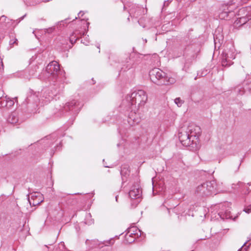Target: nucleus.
<instances>
[{
	"mask_svg": "<svg viewBox=\"0 0 251 251\" xmlns=\"http://www.w3.org/2000/svg\"><path fill=\"white\" fill-rule=\"evenodd\" d=\"M200 130L199 126L191 125L188 126L186 131L182 130L180 131L178 138L182 145L194 148L197 145Z\"/></svg>",
	"mask_w": 251,
	"mask_h": 251,
	"instance_id": "obj_1",
	"label": "nucleus"
},
{
	"mask_svg": "<svg viewBox=\"0 0 251 251\" xmlns=\"http://www.w3.org/2000/svg\"><path fill=\"white\" fill-rule=\"evenodd\" d=\"M148 100L146 92L143 90L135 91L127 95L123 101V105L126 107L136 108V105L140 108L144 106Z\"/></svg>",
	"mask_w": 251,
	"mask_h": 251,
	"instance_id": "obj_2",
	"label": "nucleus"
},
{
	"mask_svg": "<svg viewBox=\"0 0 251 251\" xmlns=\"http://www.w3.org/2000/svg\"><path fill=\"white\" fill-rule=\"evenodd\" d=\"M241 3V0H230L222 4L219 9V17L222 20H229L235 14L234 10Z\"/></svg>",
	"mask_w": 251,
	"mask_h": 251,
	"instance_id": "obj_3",
	"label": "nucleus"
},
{
	"mask_svg": "<svg viewBox=\"0 0 251 251\" xmlns=\"http://www.w3.org/2000/svg\"><path fill=\"white\" fill-rule=\"evenodd\" d=\"M235 49L233 44H227L221 55V63L223 67H229L233 62L236 56Z\"/></svg>",
	"mask_w": 251,
	"mask_h": 251,
	"instance_id": "obj_4",
	"label": "nucleus"
},
{
	"mask_svg": "<svg viewBox=\"0 0 251 251\" xmlns=\"http://www.w3.org/2000/svg\"><path fill=\"white\" fill-rule=\"evenodd\" d=\"M196 192L201 196H209L216 194V183L215 180L206 181L196 189Z\"/></svg>",
	"mask_w": 251,
	"mask_h": 251,
	"instance_id": "obj_5",
	"label": "nucleus"
},
{
	"mask_svg": "<svg viewBox=\"0 0 251 251\" xmlns=\"http://www.w3.org/2000/svg\"><path fill=\"white\" fill-rule=\"evenodd\" d=\"M165 74L164 72L156 68L152 69L149 73L151 81L158 85H161V80H163Z\"/></svg>",
	"mask_w": 251,
	"mask_h": 251,
	"instance_id": "obj_6",
	"label": "nucleus"
},
{
	"mask_svg": "<svg viewBox=\"0 0 251 251\" xmlns=\"http://www.w3.org/2000/svg\"><path fill=\"white\" fill-rule=\"evenodd\" d=\"M46 71L48 75H52L54 77L64 74L60 70L59 64L55 61H51L47 65Z\"/></svg>",
	"mask_w": 251,
	"mask_h": 251,
	"instance_id": "obj_7",
	"label": "nucleus"
},
{
	"mask_svg": "<svg viewBox=\"0 0 251 251\" xmlns=\"http://www.w3.org/2000/svg\"><path fill=\"white\" fill-rule=\"evenodd\" d=\"M39 93H35L29 95L25 100L26 103L28 105V107L32 109V111L36 109V107L40 103V100L39 98Z\"/></svg>",
	"mask_w": 251,
	"mask_h": 251,
	"instance_id": "obj_8",
	"label": "nucleus"
},
{
	"mask_svg": "<svg viewBox=\"0 0 251 251\" xmlns=\"http://www.w3.org/2000/svg\"><path fill=\"white\" fill-rule=\"evenodd\" d=\"M82 104L75 100H73L66 103L64 106V110L66 111H72L74 114H77L82 107Z\"/></svg>",
	"mask_w": 251,
	"mask_h": 251,
	"instance_id": "obj_9",
	"label": "nucleus"
},
{
	"mask_svg": "<svg viewBox=\"0 0 251 251\" xmlns=\"http://www.w3.org/2000/svg\"><path fill=\"white\" fill-rule=\"evenodd\" d=\"M229 204L226 203L220 205L218 215L222 220L229 219L232 217L230 213Z\"/></svg>",
	"mask_w": 251,
	"mask_h": 251,
	"instance_id": "obj_10",
	"label": "nucleus"
},
{
	"mask_svg": "<svg viewBox=\"0 0 251 251\" xmlns=\"http://www.w3.org/2000/svg\"><path fill=\"white\" fill-rule=\"evenodd\" d=\"M28 196V201L30 205L36 206L44 201L43 195L39 192H33L30 194V197Z\"/></svg>",
	"mask_w": 251,
	"mask_h": 251,
	"instance_id": "obj_11",
	"label": "nucleus"
},
{
	"mask_svg": "<svg viewBox=\"0 0 251 251\" xmlns=\"http://www.w3.org/2000/svg\"><path fill=\"white\" fill-rule=\"evenodd\" d=\"M127 110H131L127 118L129 125L132 126L138 124L140 122V118L139 115L135 111H133V110L135 111L134 108L127 107Z\"/></svg>",
	"mask_w": 251,
	"mask_h": 251,
	"instance_id": "obj_12",
	"label": "nucleus"
},
{
	"mask_svg": "<svg viewBox=\"0 0 251 251\" xmlns=\"http://www.w3.org/2000/svg\"><path fill=\"white\" fill-rule=\"evenodd\" d=\"M13 22L12 21L6 16H1V28L4 30L6 29H11L13 28Z\"/></svg>",
	"mask_w": 251,
	"mask_h": 251,
	"instance_id": "obj_13",
	"label": "nucleus"
},
{
	"mask_svg": "<svg viewBox=\"0 0 251 251\" xmlns=\"http://www.w3.org/2000/svg\"><path fill=\"white\" fill-rule=\"evenodd\" d=\"M141 193V189L139 187H132L129 192V196L131 199H138L140 198Z\"/></svg>",
	"mask_w": 251,
	"mask_h": 251,
	"instance_id": "obj_14",
	"label": "nucleus"
},
{
	"mask_svg": "<svg viewBox=\"0 0 251 251\" xmlns=\"http://www.w3.org/2000/svg\"><path fill=\"white\" fill-rule=\"evenodd\" d=\"M175 82L176 79L175 78L171 76H166V74H165V76L163 78V80H161V85L172 84L175 83Z\"/></svg>",
	"mask_w": 251,
	"mask_h": 251,
	"instance_id": "obj_15",
	"label": "nucleus"
},
{
	"mask_svg": "<svg viewBox=\"0 0 251 251\" xmlns=\"http://www.w3.org/2000/svg\"><path fill=\"white\" fill-rule=\"evenodd\" d=\"M4 100H6V104H4V101H2V100H1V107H5L9 108L12 107L14 104V101L9 98H7V96H5Z\"/></svg>",
	"mask_w": 251,
	"mask_h": 251,
	"instance_id": "obj_16",
	"label": "nucleus"
},
{
	"mask_svg": "<svg viewBox=\"0 0 251 251\" xmlns=\"http://www.w3.org/2000/svg\"><path fill=\"white\" fill-rule=\"evenodd\" d=\"M7 121L11 124H15L18 122V115L16 112L12 113L8 117Z\"/></svg>",
	"mask_w": 251,
	"mask_h": 251,
	"instance_id": "obj_17",
	"label": "nucleus"
},
{
	"mask_svg": "<svg viewBox=\"0 0 251 251\" xmlns=\"http://www.w3.org/2000/svg\"><path fill=\"white\" fill-rule=\"evenodd\" d=\"M130 170H129V166L127 165H124L122 166L121 170V175L123 180H124V177L126 178L129 175Z\"/></svg>",
	"mask_w": 251,
	"mask_h": 251,
	"instance_id": "obj_18",
	"label": "nucleus"
},
{
	"mask_svg": "<svg viewBox=\"0 0 251 251\" xmlns=\"http://www.w3.org/2000/svg\"><path fill=\"white\" fill-rule=\"evenodd\" d=\"M251 18L247 16V14L245 16H242L238 18L235 23L237 25H243L246 24Z\"/></svg>",
	"mask_w": 251,
	"mask_h": 251,
	"instance_id": "obj_19",
	"label": "nucleus"
},
{
	"mask_svg": "<svg viewBox=\"0 0 251 251\" xmlns=\"http://www.w3.org/2000/svg\"><path fill=\"white\" fill-rule=\"evenodd\" d=\"M142 10V8L138 7L137 10L135 11H134V9H130L129 13L131 16L132 15L133 17L137 18L140 15L141 11Z\"/></svg>",
	"mask_w": 251,
	"mask_h": 251,
	"instance_id": "obj_20",
	"label": "nucleus"
},
{
	"mask_svg": "<svg viewBox=\"0 0 251 251\" xmlns=\"http://www.w3.org/2000/svg\"><path fill=\"white\" fill-rule=\"evenodd\" d=\"M131 231H132L131 229H130V230L128 232V233H126V238L127 240V241L129 242V243H131V242H133L134 241V239H135V238L132 237L131 239H130L129 240L128 239V237H131V235L132 234H135L134 233H133Z\"/></svg>",
	"mask_w": 251,
	"mask_h": 251,
	"instance_id": "obj_21",
	"label": "nucleus"
},
{
	"mask_svg": "<svg viewBox=\"0 0 251 251\" xmlns=\"http://www.w3.org/2000/svg\"><path fill=\"white\" fill-rule=\"evenodd\" d=\"M75 34V33H73L70 36V41L72 44L75 43L78 39V37H76Z\"/></svg>",
	"mask_w": 251,
	"mask_h": 251,
	"instance_id": "obj_22",
	"label": "nucleus"
},
{
	"mask_svg": "<svg viewBox=\"0 0 251 251\" xmlns=\"http://www.w3.org/2000/svg\"><path fill=\"white\" fill-rule=\"evenodd\" d=\"M175 103L178 106L180 107L182 104L183 103L184 101L180 99V98H177L175 99Z\"/></svg>",
	"mask_w": 251,
	"mask_h": 251,
	"instance_id": "obj_23",
	"label": "nucleus"
},
{
	"mask_svg": "<svg viewBox=\"0 0 251 251\" xmlns=\"http://www.w3.org/2000/svg\"><path fill=\"white\" fill-rule=\"evenodd\" d=\"M54 30H55V27L52 26V27H49L48 28H45L44 32L46 33L50 34V33H51L52 32H53Z\"/></svg>",
	"mask_w": 251,
	"mask_h": 251,
	"instance_id": "obj_24",
	"label": "nucleus"
},
{
	"mask_svg": "<svg viewBox=\"0 0 251 251\" xmlns=\"http://www.w3.org/2000/svg\"><path fill=\"white\" fill-rule=\"evenodd\" d=\"M180 208V206L178 205L177 207H175L174 208V212L176 213V214H179L180 213H182L185 212V210L182 209L181 211H178V209Z\"/></svg>",
	"mask_w": 251,
	"mask_h": 251,
	"instance_id": "obj_25",
	"label": "nucleus"
},
{
	"mask_svg": "<svg viewBox=\"0 0 251 251\" xmlns=\"http://www.w3.org/2000/svg\"><path fill=\"white\" fill-rule=\"evenodd\" d=\"M69 19H66L64 20H62L57 23V25L58 27H60L62 25L64 26V23L66 24Z\"/></svg>",
	"mask_w": 251,
	"mask_h": 251,
	"instance_id": "obj_26",
	"label": "nucleus"
},
{
	"mask_svg": "<svg viewBox=\"0 0 251 251\" xmlns=\"http://www.w3.org/2000/svg\"><path fill=\"white\" fill-rule=\"evenodd\" d=\"M235 91L238 92V93L239 95H243L244 93V90L242 88H239V87H237L235 88Z\"/></svg>",
	"mask_w": 251,
	"mask_h": 251,
	"instance_id": "obj_27",
	"label": "nucleus"
},
{
	"mask_svg": "<svg viewBox=\"0 0 251 251\" xmlns=\"http://www.w3.org/2000/svg\"><path fill=\"white\" fill-rule=\"evenodd\" d=\"M244 211L247 213H250L251 212V204L246 206L244 209Z\"/></svg>",
	"mask_w": 251,
	"mask_h": 251,
	"instance_id": "obj_28",
	"label": "nucleus"
},
{
	"mask_svg": "<svg viewBox=\"0 0 251 251\" xmlns=\"http://www.w3.org/2000/svg\"><path fill=\"white\" fill-rule=\"evenodd\" d=\"M58 248L60 251H63L65 249L64 243L61 242L60 243H59Z\"/></svg>",
	"mask_w": 251,
	"mask_h": 251,
	"instance_id": "obj_29",
	"label": "nucleus"
},
{
	"mask_svg": "<svg viewBox=\"0 0 251 251\" xmlns=\"http://www.w3.org/2000/svg\"><path fill=\"white\" fill-rule=\"evenodd\" d=\"M246 10V8H242L241 9H240L239 10V14H238V15L240 16L243 13H245V11Z\"/></svg>",
	"mask_w": 251,
	"mask_h": 251,
	"instance_id": "obj_30",
	"label": "nucleus"
},
{
	"mask_svg": "<svg viewBox=\"0 0 251 251\" xmlns=\"http://www.w3.org/2000/svg\"><path fill=\"white\" fill-rule=\"evenodd\" d=\"M52 98V96H50V95H49L48 96H45V99L46 100H45V103L50 101V99H51Z\"/></svg>",
	"mask_w": 251,
	"mask_h": 251,
	"instance_id": "obj_31",
	"label": "nucleus"
},
{
	"mask_svg": "<svg viewBox=\"0 0 251 251\" xmlns=\"http://www.w3.org/2000/svg\"><path fill=\"white\" fill-rule=\"evenodd\" d=\"M17 41H18L17 39H15V40L14 41L11 40L9 42L10 45H13L14 44H16V45H17Z\"/></svg>",
	"mask_w": 251,
	"mask_h": 251,
	"instance_id": "obj_32",
	"label": "nucleus"
},
{
	"mask_svg": "<svg viewBox=\"0 0 251 251\" xmlns=\"http://www.w3.org/2000/svg\"><path fill=\"white\" fill-rule=\"evenodd\" d=\"M248 242H249V245L248 246H249L250 245H251V236L249 238V240L245 242L244 245L242 246V248L244 247V246H245L246 244L248 243Z\"/></svg>",
	"mask_w": 251,
	"mask_h": 251,
	"instance_id": "obj_33",
	"label": "nucleus"
},
{
	"mask_svg": "<svg viewBox=\"0 0 251 251\" xmlns=\"http://www.w3.org/2000/svg\"><path fill=\"white\" fill-rule=\"evenodd\" d=\"M169 0H167L166 1H165L164 2V5H163V7H166V6H168V5L169 4Z\"/></svg>",
	"mask_w": 251,
	"mask_h": 251,
	"instance_id": "obj_34",
	"label": "nucleus"
},
{
	"mask_svg": "<svg viewBox=\"0 0 251 251\" xmlns=\"http://www.w3.org/2000/svg\"><path fill=\"white\" fill-rule=\"evenodd\" d=\"M84 14V12L83 11H80L79 13L78 14V16L82 17Z\"/></svg>",
	"mask_w": 251,
	"mask_h": 251,
	"instance_id": "obj_35",
	"label": "nucleus"
},
{
	"mask_svg": "<svg viewBox=\"0 0 251 251\" xmlns=\"http://www.w3.org/2000/svg\"><path fill=\"white\" fill-rule=\"evenodd\" d=\"M4 98H5V97H4L3 95H2V97H1V100H2V101H4V104H6V100H4Z\"/></svg>",
	"mask_w": 251,
	"mask_h": 251,
	"instance_id": "obj_36",
	"label": "nucleus"
},
{
	"mask_svg": "<svg viewBox=\"0 0 251 251\" xmlns=\"http://www.w3.org/2000/svg\"><path fill=\"white\" fill-rule=\"evenodd\" d=\"M110 242H111V241H110H110H108L106 242V243H105V246H108V244H110Z\"/></svg>",
	"mask_w": 251,
	"mask_h": 251,
	"instance_id": "obj_37",
	"label": "nucleus"
},
{
	"mask_svg": "<svg viewBox=\"0 0 251 251\" xmlns=\"http://www.w3.org/2000/svg\"><path fill=\"white\" fill-rule=\"evenodd\" d=\"M26 16V15H25L24 16L20 18V20H22L24 19V17Z\"/></svg>",
	"mask_w": 251,
	"mask_h": 251,
	"instance_id": "obj_38",
	"label": "nucleus"
},
{
	"mask_svg": "<svg viewBox=\"0 0 251 251\" xmlns=\"http://www.w3.org/2000/svg\"><path fill=\"white\" fill-rule=\"evenodd\" d=\"M91 217V215L90 214H88L87 215V217Z\"/></svg>",
	"mask_w": 251,
	"mask_h": 251,
	"instance_id": "obj_39",
	"label": "nucleus"
},
{
	"mask_svg": "<svg viewBox=\"0 0 251 251\" xmlns=\"http://www.w3.org/2000/svg\"><path fill=\"white\" fill-rule=\"evenodd\" d=\"M89 240H86V244H88V242H89Z\"/></svg>",
	"mask_w": 251,
	"mask_h": 251,
	"instance_id": "obj_40",
	"label": "nucleus"
},
{
	"mask_svg": "<svg viewBox=\"0 0 251 251\" xmlns=\"http://www.w3.org/2000/svg\"><path fill=\"white\" fill-rule=\"evenodd\" d=\"M214 41H215V42H216V40H217V38H215V36H214Z\"/></svg>",
	"mask_w": 251,
	"mask_h": 251,
	"instance_id": "obj_41",
	"label": "nucleus"
},
{
	"mask_svg": "<svg viewBox=\"0 0 251 251\" xmlns=\"http://www.w3.org/2000/svg\"><path fill=\"white\" fill-rule=\"evenodd\" d=\"M3 63L1 61V66L3 67Z\"/></svg>",
	"mask_w": 251,
	"mask_h": 251,
	"instance_id": "obj_42",
	"label": "nucleus"
},
{
	"mask_svg": "<svg viewBox=\"0 0 251 251\" xmlns=\"http://www.w3.org/2000/svg\"><path fill=\"white\" fill-rule=\"evenodd\" d=\"M248 184L250 186L251 185V183H248Z\"/></svg>",
	"mask_w": 251,
	"mask_h": 251,
	"instance_id": "obj_43",
	"label": "nucleus"
},
{
	"mask_svg": "<svg viewBox=\"0 0 251 251\" xmlns=\"http://www.w3.org/2000/svg\"><path fill=\"white\" fill-rule=\"evenodd\" d=\"M86 223L87 224H91V223H89V222H86Z\"/></svg>",
	"mask_w": 251,
	"mask_h": 251,
	"instance_id": "obj_44",
	"label": "nucleus"
},
{
	"mask_svg": "<svg viewBox=\"0 0 251 251\" xmlns=\"http://www.w3.org/2000/svg\"><path fill=\"white\" fill-rule=\"evenodd\" d=\"M115 198H116V201H117V196H116Z\"/></svg>",
	"mask_w": 251,
	"mask_h": 251,
	"instance_id": "obj_45",
	"label": "nucleus"
},
{
	"mask_svg": "<svg viewBox=\"0 0 251 251\" xmlns=\"http://www.w3.org/2000/svg\"><path fill=\"white\" fill-rule=\"evenodd\" d=\"M104 167H109V166H105V165H104Z\"/></svg>",
	"mask_w": 251,
	"mask_h": 251,
	"instance_id": "obj_46",
	"label": "nucleus"
},
{
	"mask_svg": "<svg viewBox=\"0 0 251 251\" xmlns=\"http://www.w3.org/2000/svg\"><path fill=\"white\" fill-rule=\"evenodd\" d=\"M166 203V202L165 201L164 203H163V205L165 206V203Z\"/></svg>",
	"mask_w": 251,
	"mask_h": 251,
	"instance_id": "obj_47",
	"label": "nucleus"
},
{
	"mask_svg": "<svg viewBox=\"0 0 251 251\" xmlns=\"http://www.w3.org/2000/svg\"><path fill=\"white\" fill-rule=\"evenodd\" d=\"M34 32H35V31H34V30H33L32 33H33V34H34Z\"/></svg>",
	"mask_w": 251,
	"mask_h": 251,
	"instance_id": "obj_48",
	"label": "nucleus"
},
{
	"mask_svg": "<svg viewBox=\"0 0 251 251\" xmlns=\"http://www.w3.org/2000/svg\"><path fill=\"white\" fill-rule=\"evenodd\" d=\"M238 251H239V250Z\"/></svg>",
	"mask_w": 251,
	"mask_h": 251,
	"instance_id": "obj_49",
	"label": "nucleus"
}]
</instances>
